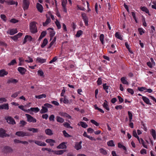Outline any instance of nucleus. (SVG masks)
<instances>
[{"mask_svg": "<svg viewBox=\"0 0 156 156\" xmlns=\"http://www.w3.org/2000/svg\"><path fill=\"white\" fill-rule=\"evenodd\" d=\"M132 16L136 23L137 22L136 18V14L135 12H131Z\"/></svg>", "mask_w": 156, "mask_h": 156, "instance_id": "5fc2aeb1", "label": "nucleus"}, {"mask_svg": "<svg viewBox=\"0 0 156 156\" xmlns=\"http://www.w3.org/2000/svg\"><path fill=\"white\" fill-rule=\"evenodd\" d=\"M8 74V72L6 71L4 69L0 70V77H4Z\"/></svg>", "mask_w": 156, "mask_h": 156, "instance_id": "a211bd4d", "label": "nucleus"}, {"mask_svg": "<svg viewBox=\"0 0 156 156\" xmlns=\"http://www.w3.org/2000/svg\"><path fill=\"white\" fill-rule=\"evenodd\" d=\"M50 30L49 31L50 34V40H51L52 39L53 37L55 35V32L53 30V29L51 28H49L48 29V30Z\"/></svg>", "mask_w": 156, "mask_h": 156, "instance_id": "4468645a", "label": "nucleus"}, {"mask_svg": "<svg viewBox=\"0 0 156 156\" xmlns=\"http://www.w3.org/2000/svg\"><path fill=\"white\" fill-rule=\"evenodd\" d=\"M150 132L154 140H156V132L155 130L153 129L150 130Z\"/></svg>", "mask_w": 156, "mask_h": 156, "instance_id": "dca6fc26", "label": "nucleus"}, {"mask_svg": "<svg viewBox=\"0 0 156 156\" xmlns=\"http://www.w3.org/2000/svg\"><path fill=\"white\" fill-rule=\"evenodd\" d=\"M103 88L104 89L105 91L107 93H108V89L109 86L107 85L106 83H104L103 85Z\"/></svg>", "mask_w": 156, "mask_h": 156, "instance_id": "72a5a7b5", "label": "nucleus"}, {"mask_svg": "<svg viewBox=\"0 0 156 156\" xmlns=\"http://www.w3.org/2000/svg\"><path fill=\"white\" fill-rule=\"evenodd\" d=\"M133 135L134 136L137 138V139H139V137L137 136L136 130H133Z\"/></svg>", "mask_w": 156, "mask_h": 156, "instance_id": "338daca9", "label": "nucleus"}, {"mask_svg": "<svg viewBox=\"0 0 156 156\" xmlns=\"http://www.w3.org/2000/svg\"><path fill=\"white\" fill-rule=\"evenodd\" d=\"M81 16L82 19L84 22L85 25L87 26L88 25V19L86 14L83 13L82 14Z\"/></svg>", "mask_w": 156, "mask_h": 156, "instance_id": "39448f33", "label": "nucleus"}, {"mask_svg": "<svg viewBox=\"0 0 156 156\" xmlns=\"http://www.w3.org/2000/svg\"><path fill=\"white\" fill-rule=\"evenodd\" d=\"M17 30L16 29H12L10 30L7 32V33L10 35H13L17 32Z\"/></svg>", "mask_w": 156, "mask_h": 156, "instance_id": "ddd939ff", "label": "nucleus"}, {"mask_svg": "<svg viewBox=\"0 0 156 156\" xmlns=\"http://www.w3.org/2000/svg\"><path fill=\"white\" fill-rule=\"evenodd\" d=\"M45 132L46 134L51 136L53 134L52 131L51 129H48L45 130Z\"/></svg>", "mask_w": 156, "mask_h": 156, "instance_id": "2f4dec72", "label": "nucleus"}, {"mask_svg": "<svg viewBox=\"0 0 156 156\" xmlns=\"http://www.w3.org/2000/svg\"><path fill=\"white\" fill-rule=\"evenodd\" d=\"M66 151L65 150H61L59 151H55L54 154L57 155H62Z\"/></svg>", "mask_w": 156, "mask_h": 156, "instance_id": "c756f323", "label": "nucleus"}, {"mask_svg": "<svg viewBox=\"0 0 156 156\" xmlns=\"http://www.w3.org/2000/svg\"><path fill=\"white\" fill-rule=\"evenodd\" d=\"M39 109L38 107L31 108L30 109H28V112L30 111L35 112H39Z\"/></svg>", "mask_w": 156, "mask_h": 156, "instance_id": "bb28decb", "label": "nucleus"}, {"mask_svg": "<svg viewBox=\"0 0 156 156\" xmlns=\"http://www.w3.org/2000/svg\"><path fill=\"white\" fill-rule=\"evenodd\" d=\"M10 22L14 23H17L19 22V20L15 18L11 19L10 20Z\"/></svg>", "mask_w": 156, "mask_h": 156, "instance_id": "6e6d98bb", "label": "nucleus"}, {"mask_svg": "<svg viewBox=\"0 0 156 156\" xmlns=\"http://www.w3.org/2000/svg\"><path fill=\"white\" fill-rule=\"evenodd\" d=\"M36 8L37 10L41 13H42L43 11V8L42 5L40 4L37 3L36 4Z\"/></svg>", "mask_w": 156, "mask_h": 156, "instance_id": "9b49d317", "label": "nucleus"}, {"mask_svg": "<svg viewBox=\"0 0 156 156\" xmlns=\"http://www.w3.org/2000/svg\"><path fill=\"white\" fill-rule=\"evenodd\" d=\"M60 115L61 116L67 118L68 119H71V116L68 114L64 112H62L60 113Z\"/></svg>", "mask_w": 156, "mask_h": 156, "instance_id": "5701e85b", "label": "nucleus"}, {"mask_svg": "<svg viewBox=\"0 0 156 156\" xmlns=\"http://www.w3.org/2000/svg\"><path fill=\"white\" fill-rule=\"evenodd\" d=\"M20 123L21 124L20 126L23 127L27 124V122L24 121L22 120L20 121Z\"/></svg>", "mask_w": 156, "mask_h": 156, "instance_id": "e2e57ef3", "label": "nucleus"}, {"mask_svg": "<svg viewBox=\"0 0 156 156\" xmlns=\"http://www.w3.org/2000/svg\"><path fill=\"white\" fill-rule=\"evenodd\" d=\"M6 131L3 129L0 128V137L4 138L6 137H9L10 135L9 134H7Z\"/></svg>", "mask_w": 156, "mask_h": 156, "instance_id": "7ed1b4c3", "label": "nucleus"}, {"mask_svg": "<svg viewBox=\"0 0 156 156\" xmlns=\"http://www.w3.org/2000/svg\"><path fill=\"white\" fill-rule=\"evenodd\" d=\"M56 120L58 122L61 123H63L64 121V119L63 118L58 116L56 117Z\"/></svg>", "mask_w": 156, "mask_h": 156, "instance_id": "ea45409f", "label": "nucleus"}, {"mask_svg": "<svg viewBox=\"0 0 156 156\" xmlns=\"http://www.w3.org/2000/svg\"><path fill=\"white\" fill-rule=\"evenodd\" d=\"M17 63L15 59H14L12 60L11 62L9 63L8 64V65L9 66H13L15 64H16Z\"/></svg>", "mask_w": 156, "mask_h": 156, "instance_id": "c03bdc74", "label": "nucleus"}, {"mask_svg": "<svg viewBox=\"0 0 156 156\" xmlns=\"http://www.w3.org/2000/svg\"><path fill=\"white\" fill-rule=\"evenodd\" d=\"M128 114L129 116V121L130 122H131L132 119L133 114L132 113L129 111L128 112Z\"/></svg>", "mask_w": 156, "mask_h": 156, "instance_id": "a19ab883", "label": "nucleus"}, {"mask_svg": "<svg viewBox=\"0 0 156 156\" xmlns=\"http://www.w3.org/2000/svg\"><path fill=\"white\" fill-rule=\"evenodd\" d=\"M28 60H25V61L26 62L29 63V62H33V61L32 58L30 57L29 56H28Z\"/></svg>", "mask_w": 156, "mask_h": 156, "instance_id": "052dcab7", "label": "nucleus"}, {"mask_svg": "<svg viewBox=\"0 0 156 156\" xmlns=\"http://www.w3.org/2000/svg\"><path fill=\"white\" fill-rule=\"evenodd\" d=\"M44 106L46 107L47 108H51L53 107V106L47 103L45 104L44 105Z\"/></svg>", "mask_w": 156, "mask_h": 156, "instance_id": "680f3d73", "label": "nucleus"}, {"mask_svg": "<svg viewBox=\"0 0 156 156\" xmlns=\"http://www.w3.org/2000/svg\"><path fill=\"white\" fill-rule=\"evenodd\" d=\"M9 109V105L8 103L0 105V109H5L8 110Z\"/></svg>", "mask_w": 156, "mask_h": 156, "instance_id": "2eb2a0df", "label": "nucleus"}, {"mask_svg": "<svg viewBox=\"0 0 156 156\" xmlns=\"http://www.w3.org/2000/svg\"><path fill=\"white\" fill-rule=\"evenodd\" d=\"M99 151L100 153L103 154V155H106L107 154V151L103 148H101L99 149Z\"/></svg>", "mask_w": 156, "mask_h": 156, "instance_id": "7c9ffc66", "label": "nucleus"}, {"mask_svg": "<svg viewBox=\"0 0 156 156\" xmlns=\"http://www.w3.org/2000/svg\"><path fill=\"white\" fill-rule=\"evenodd\" d=\"M18 81V80L16 79L11 78L8 80L7 83H12L15 84L17 83Z\"/></svg>", "mask_w": 156, "mask_h": 156, "instance_id": "393cba45", "label": "nucleus"}, {"mask_svg": "<svg viewBox=\"0 0 156 156\" xmlns=\"http://www.w3.org/2000/svg\"><path fill=\"white\" fill-rule=\"evenodd\" d=\"M42 109L41 110L40 112L41 113H44L47 112L48 111V108L45 106H42Z\"/></svg>", "mask_w": 156, "mask_h": 156, "instance_id": "473e14b6", "label": "nucleus"}, {"mask_svg": "<svg viewBox=\"0 0 156 156\" xmlns=\"http://www.w3.org/2000/svg\"><path fill=\"white\" fill-rule=\"evenodd\" d=\"M51 20L49 18H47L45 22L43 23V26L44 27L47 26L50 22Z\"/></svg>", "mask_w": 156, "mask_h": 156, "instance_id": "f704fd0d", "label": "nucleus"}, {"mask_svg": "<svg viewBox=\"0 0 156 156\" xmlns=\"http://www.w3.org/2000/svg\"><path fill=\"white\" fill-rule=\"evenodd\" d=\"M91 122L96 126H98L99 125V123L97 122L95 120L91 119L90 120Z\"/></svg>", "mask_w": 156, "mask_h": 156, "instance_id": "3c124183", "label": "nucleus"}, {"mask_svg": "<svg viewBox=\"0 0 156 156\" xmlns=\"http://www.w3.org/2000/svg\"><path fill=\"white\" fill-rule=\"evenodd\" d=\"M138 30L140 34L141 35L144 33V31L142 28H138Z\"/></svg>", "mask_w": 156, "mask_h": 156, "instance_id": "bf43d9fd", "label": "nucleus"}, {"mask_svg": "<svg viewBox=\"0 0 156 156\" xmlns=\"http://www.w3.org/2000/svg\"><path fill=\"white\" fill-rule=\"evenodd\" d=\"M7 100L4 98H0V103H2L4 102H6Z\"/></svg>", "mask_w": 156, "mask_h": 156, "instance_id": "0e129e2a", "label": "nucleus"}, {"mask_svg": "<svg viewBox=\"0 0 156 156\" xmlns=\"http://www.w3.org/2000/svg\"><path fill=\"white\" fill-rule=\"evenodd\" d=\"M7 122L9 124L12 125H14L16 123V122L14 119L10 116H8L6 119Z\"/></svg>", "mask_w": 156, "mask_h": 156, "instance_id": "423d86ee", "label": "nucleus"}, {"mask_svg": "<svg viewBox=\"0 0 156 156\" xmlns=\"http://www.w3.org/2000/svg\"><path fill=\"white\" fill-rule=\"evenodd\" d=\"M26 116L27 118V121L30 122L35 123L37 121V120L35 118L33 117L31 115L28 114H26Z\"/></svg>", "mask_w": 156, "mask_h": 156, "instance_id": "20e7f679", "label": "nucleus"}, {"mask_svg": "<svg viewBox=\"0 0 156 156\" xmlns=\"http://www.w3.org/2000/svg\"><path fill=\"white\" fill-rule=\"evenodd\" d=\"M104 36L103 34H101L100 36V40L102 44H104Z\"/></svg>", "mask_w": 156, "mask_h": 156, "instance_id": "79ce46f5", "label": "nucleus"}, {"mask_svg": "<svg viewBox=\"0 0 156 156\" xmlns=\"http://www.w3.org/2000/svg\"><path fill=\"white\" fill-rule=\"evenodd\" d=\"M55 23L58 29H60L61 28V25L60 24V22L58 20H56V21L55 22Z\"/></svg>", "mask_w": 156, "mask_h": 156, "instance_id": "a18cd8bd", "label": "nucleus"}, {"mask_svg": "<svg viewBox=\"0 0 156 156\" xmlns=\"http://www.w3.org/2000/svg\"><path fill=\"white\" fill-rule=\"evenodd\" d=\"M4 151L5 153H9L12 152L13 149L9 146H5L4 147Z\"/></svg>", "mask_w": 156, "mask_h": 156, "instance_id": "f8f14e48", "label": "nucleus"}, {"mask_svg": "<svg viewBox=\"0 0 156 156\" xmlns=\"http://www.w3.org/2000/svg\"><path fill=\"white\" fill-rule=\"evenodd\" d=\"M120 80L123 84L127 85H129V83L127 81L126 77H122L121 78Z\"/></svg>", "mask_w": 156, "mask_h": 156, "instance_id": "4be33fe9", "label": "nucleus"}, {"mask_svg": "<svg viewBox=\"0 0 156 156\" xmlns=\"http://www.w3.org/2000/svg\"><path fill=\"white\" fill-rule=\"evenodd\" d=\"M5 2L9 5L15 4L16 6H17L18 5V2H15L14 1L12 0H8L7 1H5Z\"/></svg>", "mask_w": 156, "mask_h": 156, "instance_id": "412c9836", "label": "nucleus"}, {"mask_svg": "<svg viewBox=\"0 0 156 156\" xmlns=\"http://www.w3.org/2000/svg\"><path fill=\"white\" fill-rule=\"evenodd\" d=\"M107 144L108 146L114 147L115 144L113 140H110L107 142Z\"/></svg>", "mask_w": 156, "mask_h": 156, "instance_id": "c9c22d12", "label": "nucleus"}, {"mask_svg": "<svg viewBox=\"0 0 156 156\" xmlns=\"http://www.w3.org/2000/svg\"><path fill=\"white\" fill-rule=\"evenodd\" d=\"M62 132L64 135L65 137H71V136L68 134L65 130H63Z\"/></svg>", "mask_w": 156, "mask_h": 156, "instance_id": "864d4df0", "label": "nucleus"}, {"mask_svg": "<svg viewBox=\"0 0 156 156\" xmlns=\"http://www.w3.org/2000/svg\"><path fill=\"white\" fill-rule=\"evenodd\" d=\"M36 24L37 23L35 21H32L30 23V32L33 34H35L37 32Z\"/></svg>", "mask_w": 156, "mask_h": 156, "instance_id": "f257e3e1", "label": "nucleus"}, {"mask_svg": "<svg viewBox=\"0 0 156 156\" xmlns=\"http://www.w3.org/2000/svg\"><path fill=\"white\" fill-rule=\"evenodd\" d=\"M67 144V142H63L62 143H61L59 145H58L57 147V148L58 149H66L67 148V146L66 144Z\"/></svg>", "mask_w": 156, "mask_h": 156, "instance_id": "1a4fd4ad", "label": "nucleus"}, {"mask_svg": "<svg viewBox=\"0 0 156 156\" xmlns=\"http://www.w3.org/2000/svg\"><path fill=\"white\" fill-rule=\"evenodd\" d=\"M80 123L81 126L83 128H85L88 126L87 124L85 122H80Z\"/></svg>", "mask_w": 156, "mask_h": 156, "instance_id": "37998d69", "label": "nucleus"}, {"mask_svg": "<svg viewBox=\"0 0 156 156\" xmlns=\"http://www.w3.org/2000/svg\"><path fill=\"white\" fill-rule=\"evenodd\" d=\"M27 130L30 131H32L34 133H37L38 131V129L34 128H28Z\"/></svg>", "mask_w": 156, "mask_h": 156, "instance_id": "58836bf2", "label": "nucleus"}, {"mask_svg": "<svg viewBox=\"0 0 156 156\" xmlns=\"http://www.w3.org/2000/svg\"><path fill=\"white\" fill-rule=\"evenodd\" d=\"M15 135L19 136L24 137L30 136V134L28 132H26L22 131H19L16 132Z\"/></svg>", "mask_w": 156, "mask_h": 156, "instance_id": "f03ea898", "label": "nucleus"}, {"mask_svg": "<svg viewBox=\"0 0 156 156\" xmlns=\"http://www.w3.org/2000/svg\"><path fill=\"white\" fill-rule=\"evenodd\" d=\"M140 9L142 11L145 12L146 13H148L149 15H150V14L149 13V10L146 7H141Z\"/></svg>", "mask_w": 156, "mask_h": 156, "instance_id": "a878e982", "label": "nucleus"}, {"mask_svg": "<svg viewBox=\"0 0 156 156\" xmlns=\"http://www.w3.org/2000/svg\"><path fill=\"white\" fill-rule=\"evenodd\" d=\"M63 125L65 127H67V128H72L70 126V125L67 122H66L64 123Z\"/></svg>", "mask_w": 156, "mask_h": 156, "instance_id": "13d9d810", "label": "nucleus"}, {"mask_svg": "<svg viewBox=\"0 0 156 156\" xmlns=\"http://www.w3.org/2000/svg\"><path fill=\"white\" fill-rule=\"evenodd\" d=\"M29 5V2L28 0H23V9L24 10L27 9Z\"/></svg>", "mask_w": 156, "mask_h": 156, "instance_id": "0eeeda50", "label": "nucleus"}, {"mask_svg": "<svg viewBox=\"0 0 156 156\" xmlns=\"http://www.w3.org/2000/svg\"><path fill=\"white\" fill-rule=\"evenodd\" d=\"M10 37L14 41H16L18 39L19 37H17V36L16 35L14 36H10Z\"/></svg>", "mask_w": 156, "mask_h": 156, "instance_id": "69168bd1", "label": "nucleus"}, {"mask_svg": "<svg viewBox=\"0 0 156 156\" xmlns=\"http://www.w3.org/2000/svg\"><path fill=\"white\" fill-rule=\"evenodd\" d=\"M46 95L45 94H42L38 95H36L35 98L38 99H41L46 98Z\"/></svg>", "mask_w": 156, "mask_h": 156, "instance_id": "4c0bfd02", "label": "nucleus"}, {"mask_svg": "<svg viewBox=\"0 0 156 156\" xmlns=\"http://www.w3.org/2000/svg\"><path fill=\"white\" fill-rule=\"evenodd\" d=\"M48 43V41L47 38H44L41 45V47L42 48H44L47 45Z\"/></svg>", "mask_w": 156, "mask_h": 156, "instance_id": "cd10ccee", "label": "nucleus"}, {"mask_svg": "<svg viewBox=\"0 0 156 156\" xmlns=\"http://www.w3.org/2000/svg\"><path fill=\"white\" fill-rule=\"evenodd\" d=\"M1 19H2L4 22L6 21V16L4 14H1L0 16Z\"/></svg>", "mask_w": 156, "mask_h": 156, "instance_id": "4d7b16f0", "label": "nucleus"}, {"mask_svg": "<svg viewBox=\"0 0 156 156\" xmlns=\"http://www.w3.org/2000/svg\"><path fill=\"white\" fill-rule=\"evenodd\" d=\"M44 74L43 72L41 70H39L37 71V74L41 76L44 77Z\"/></svg>", "mask_w": 156, "mask_h": 156, "instance_id": "603ef678", "label": "nucleus"}, {"mask_svg": "<svg viewBox=\"0 0 156 156\" xmlns=\"http://www.w3.org/2000/svg\"><path fill=\"white\" fill-rule=\"evenodd\" d=\"M18 108L24 111V112H28V110H26L24 108V106L23 105H21L19 106Z\"/></svg>", "mask_w": 156, "mask_h": 156, "instance_id": "de8ad7c7", "label": "nucleus"}, {"mask_svg": "<svg viewBox=\"0 0 156 156\" xmlns=\"http://www.w3.org/2000/svg\"><path fill=\"white\" fill-rule=\"evenodd\" d=\"M142 99L148 105H151V103H150V100L147 98L145 96L142 97Z\"/></svg>", "mask_w": 156, "mask_h": 156, "instance_id": "c85d7f7f", "label": "nucleus"}, {"mask_svg": "<svg viewBox=\"0 0 156 156\" xmlns=\"http://www.w3.org/2000/svg\"><path fill=\"white\" fill-rule=\"evenodd\" d=\"M45 142L48 143L50 144V145L51 146H53L54 145V143H55V141L54 140L51 139H48L46 140Z\"/></svg>", "mask_w": 156, "mask_h": 156, "instance_id": "aec40b11", "label": "nucleus"}, {"mask_svg": "<svg viewBox=\"0 0 156 156\" xmlns=\"http://www.w3.org/2000/svg\"><path fill=\"white\" fill-rule=\"evenodd\" d=\"M115 108L117 110H121L123 108V106L121 105H118L116 106L115 107Z\"/></svg>", "mask_w": 156, "mask_h": 156, "instance_id": "774afa93", "label": "nucleus"}, {"mask_svg": "<svg viewBox=\"0 0 156 156\" xmlns=\"http://www.w3.org/2000/svg\"><path fill=\"white\" fill-rule=\"evenodd\" d=\"M102 79L101 77H99L97 81L98 85H100L102 83Z\"/></svg>", "mask_w": 156, "mask_h": 156, "instance_id": "8fccbe9b", "label": "nucleus"}, {"mask_svg": "<svg viewBox=\"0 0 156 156\" xmlns=\"http://www.w3.org/2000/svg\"><path fill=\"white\" fill-rule=\"evenodd\" d=\"M46 59L38 57L36 58V62L38 63L42 64L46 62Z\"/></svg>", "mask_w": 156, "mask_h": 156, "instance_id": "6ab92c4d", "label": "nucleus"}, {"mask_svg": "<svg viewBox=\"0 0 156 156\" xmlns=\"http://www.w3.org/2000/svg\"><path fill=\"white\" fill-rule=\"evenodd\" d=\"M115 36L116 37L120 40H122V36L119 32H116L115 34Z\"/></svg>", "mask_w": 156, "mask_h": 156, "instance_id": "e433bc0d", "label": "nucleus"}, {"mask_svg": "<svg viewBox=\"0 0 156 156\" xmlns=\"http://www.w3.org/2000/svg\"><path fill=\"white\" fill-rule=\"evenodd\" d=\"M18 71L22 75H23L25 74L27 70L24 68L20 67L18 68Z\"/></svg>", "mask_w": 156, "mask_h": 156, "instance_id": "9d476101", "label": "nucleus"}, {"mask_svg": "<svg viewBox=\"0 0 156 156\" xmlns=\"http://www.w3.org/2000/svg\"><path fill=\"white\" fill-rule=\"evenodd\" d=\"M34 142L36 144L41 146H45L46 144L44 142L41 141L35 140Z\"/></svg>", "mask_w": 156, "mask_h": 156, "instance_id": "f3484780", "label": "nucleus"}, {"mask_svg": "<svg viewBox=\"0 0 156 156\" xmlns=\"http://www.w3.org/2000/svg\"><path fill=\"white\" fill-rule=\"evenodd\" d=\"M32 39V38L31 36L29 35H26L24 38L23 44H25L27 41H31Z\"/></svg>", "mask_w": 156, "mask_h": 156, "instance_id": "6e6552de", "label": "nucleus"}, {"mask_svg": "<svg viewBox=\"0 0 156 156\" xmlns=\"http://www.w3.org/2000/svg\"><path fill=\"white\" fill-rule=\"evenodd\" d=\"M21 92V91H19L18 92L15 93L11 95V97L14 98H15L18 95L20 94Z\"/></svg>", "mask_w": 156, "mask_h": 156, "instance_id": "09e8293b", "label": "nucleus"}, {"mask_svg": "<svg viewBox=\"0 0 156 156\" xmlns=\"http://www.w3.org/2000/svg\"><path fill=\"white\" fill-rule=\"evenodd\" d=\"M103 106L104 108L107 110H109L110 109L108 105V102L106 100L104 102L103 105Z\"/></svg>", "mask_w": 156, "mask_h": 156, "instance_id": "b1692460", "label": "nucleus"}, {"mask_svg": "<svg viewBox=\"0 0 156 156\" xmlns=\"http://www.w3.org/2000/svg\"><path fill=\"white\" fill-rule=\"evenodd\" d=\"M118 147L119 148H122L124 150H126V147L124 146L123 145L120 143H119L118 144Z\"/></svg>", "mask_w": 156, "mask_h": 156, "instance_id": "49530a36", "label": "nucleus"}]
</instances>
